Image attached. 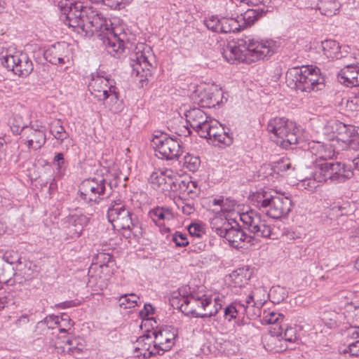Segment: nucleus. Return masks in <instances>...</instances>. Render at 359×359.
I'll return each instance as SVG.
<instances>
[{
	"mask_svg": "<svg viewBox=\"0 0 359 359\" xmlns=\"http://www.w3.org/2000/svg\"><path fill=\"white\" fill-rule=\"evenodd\" d=\"M55 2L65 15L66 24L77 28L78 32L84 33L86 36L97 34L108 53L114 57H119L126 50L132 48V43L126 40V34L120 32L119 27H113L111 20L93 7L84 6L81 1L74 0Z\"/></svg>",
	"mask_w": 359,
	"mask_h": 359,
	"instance_id": "1",
	"label": "nucleus"
},
{
	"mask_svg": "<svg viewBox=\"0 0 359 359\" xmlns=\"http://www.w3.org/2000/svg\"><path fill=\"white\" fill-rule=\"evenodd\" d=\"M278 48L277 42L272 39L263 40L245 36L228 44L223 57L231 64L236 61L250 63L271 57Z\"/></svg>",
	"mask_w": 359,
	"mask_h": 359,
	"instance_id": "2",
	"label": "nucleus"
},
{
	"mask_svg": "<svg viewBox=\"0 0 359 359\" xmlns=\"http://www.w3.org/2000/svg\"><path fill=\"white\" fill-rule=\"evenodd\" d=\"M288 86L302 92L318 91L325 87L324 78L320 69L313 66L294 67L286 72Z\"/></svg>",
	"mask_w": 359,
	"mask_h": 359,
	"instance_id": "3",
	"label": "nucleus"
},
{
	"mask_svg": "<svg viewBox=\"0 0 359 359\" xmlns=\"http://www.w3.org/2000/svg\"><path fill=\"white\" fill-rule=\"evenodd\" d=\"M257 206L265 211L266 214L275 219L287 216L292 208V200L283 195H271L266 192L257 193Z\"/></svg>",
	"mask_w": 359,
	"mask_h": 359,
	"instance_id": "4",
	"label": "nucleus"
},
{
	"mask_svg": "<svg viewBox=\"0 0 359 359\" xmlns=\"http://www.w3.org/2000/svg\"><path fill=\"white\" fill-rule=\"evenodd\" d=\"M107 219L114 226H118L129 231L135 237L142 235V229L137 220L133 219L128 208H126L121 200L113 201L107 210Z\"/></svg>",
	"mask_w": 359,
	"mask_h": 359,
	"instance_id": "5",
	"label": "nucleus"
},
{
	"mask_svg": "<svg viewBox=\"0 0 359 359\" xmlns=\"http://www.w3.org/2000/svg\"><path fill=\"white\" fill-rule=\"evenodd\" d=\"M267 130L275 135L276 144L284 149L298 142V129L295 123L285 117L271 118L268 122Z\"/></svg>",
	"mask_w": 359,
	"mask_h": 359,
	"instance_id": "6",
	"label": "nucleus"
},
{
	"mask_svg": "<svg viewBox=\"0 0 359 359\" xmlns=\"http://www.w3.org/2000/svg\"><path fill=\"white\" fill-rule=\"evenodd\" d=\"M151 145L157 153L156 156L163 159H178L183 153L180 140L161 131L153 135Z\"/></svg>",
	"mask_w": 359,
	"mask_h": 359,
	"instance_id": "7",
	"label": "nucleus"
},
{
	"mask_svg": "<svg viewBox=\"0 0 359 359\" xmlns=\"http://www.w3.org/2000/svg\"><path fill=\"white\" fill-rule=\"evenodd\" d=\"M1 64L19 76L26 77L33 71V64L26 53L6 50L0 53Z\"/></svg>",
	"mask_w": 359,
	"mask_h": 359,
	"instance_id": "8",
	"label": "nucleus"
},
{
	"mask_svg": "<svg viewBox=\"0 0 359 359\" xmlns=\"http://www.w3.org/2000/svg\"><path fill=\"white\" fill-rule=\"evenodd\" d=\"M212 299L210 297L203 295L202 297H196L194 294L182 295L180 297H173L172 305H177L180 310L189 316H191L194 318H201L203 313H198V309H203L207 311L208 307L212 304Z\"/></svg>",
	"mask_w": 359,
	"mask_h": 359,
	"instance_id": "9",
	"label": "nucleus"
},
{
	"mask_svg": "<svg viewBox=\"0 0 359 359\" xmlns=\"http://www.w3.org/2000/svg\"><path fill=\"white\" fill-rule=\"evenodd\" d=\"M153 58L149 47L144 43L137 44L130 56L133 74L142 77L150 75L151 69L153 67Z\"/></svg>",
	"mask_w": 359,
	"mask_h": 359,
	"instance_id": "10",
	"label": "nucleus"
},
{
	"mask_svg": "<svg viewBox=\"0 0 359 359\" xmlns=\"http://www.w3.org/2000/svg\"><path fill=\"white\" fill-rule=\"evenodd\" d=\"M240 219L243 223L244 228L255 236L266 238L271 237V226L255 210H250L241 213L240 215Z\"/></svg>",
	"mask_w": 359,
	"mask_h": 359,
	"instance_id": "11",
	"label": "nucleus"
},
{
	"mask_svg": "<svg viewBox=\"0 0 359 359\" xmlns=\"http://www.w3.org/2000/svg\"><path fill=\"white\" fill-rule=\"evenodd\" d=\"M317 168L322 177L325 178V182L327 180L344 182L346 180L351 179L353 175V172L350 168L338 161H326L318 164Z\"/></svg>",
	"mask_w": 359,
	"mask_h": 359,
	"instance_id": "12",
	"label": "nucleus"
},
{
	"mask_svg": "<svg viewBox=\"0 0 359 359\" xmlns=\"http://www.w3.org/2000/svg\"><path fill=\"white\" fill-rule=\"evenodd\" d=\"M88 88L90 93L100 101L109 99L111 102H116L118 99V92L113 81L103 76L93 77Z\"/></svg>",
	"mask_w": 359,
	"mask_h": 359,
	"instance_id": "13",
	"label": "nucleus"
},
{
	"mask_svg": "<svg viewBox=\"0 0 359 359\" xmlns=\"http://www.w3.org/2000/svg\"><path fill=\"white\" fill-rule=\"evenodd\" d=\"M106 184V180L102 177L85 180L80 187V196L87 203L98 204L101 196L105 194Z\"/></svg>",
	"mask_w": 359,
	"mask_h": 359,
	"instance_id": "14",
	"label": "nucleus"
},
{
	"mask_svg": "<svg viewBox=\"0 0 359 359\" xmlns=\"http://www.w3.org/2000/svg\"><path fill=\"white\" fill-rule=\"evenodd\" d=\"M46 128L45 126L34 123L25 126L20 130L22 142L29 149H41L46 142Z\"/></svg>",
	"mask_w": 359,
	"mask_h": 359,
	"instance_id": "15",
	"label": "nucleus"
},
{
	"mask_svg": "<svg viewBox=\"0 0 359 359\" xmlns=\"http://www.w3.org/2000/svg\"><path fill=\"white\" fill-rule=\"evenodd\" d=\"M283 319L284 316L283 314L273 311L265 313L263 317V321L265 323L272 325V327L270 329V332L271 334L267 338L266 344V346L271 351L274 350L276 352L280 351V349L276 346H271L269 343L275 344L277 340H279L278 337L282 336L283 330Z\"/></svg>",
	"mask_w": 359,
	"mask_h": 359,
	"instance_id": "16",
	"label": "nucleus"
},
{
	"mask_svg": "<svg viewBox=\"0 0 359 359\" xmlns=\"http://www.w3.org/2000/svg\"><path fill=\"white\" fill-rule=\"evenodd\" d=\"M151 333L161 355L172 348L177 336V330L168 326L162 327L157 331H153Z\"/></svg>",
	"mask_w": 359,
	"mask_h": 359,
	"instance_id": "17",
	"label": "nucleus"
},
{
	"mask_svg": "<svg viewBox=\"0 0 359 359\" xmlns=\"http://www.w3.org/2000/svg\"><path fill=\"white\" fill-rule=\"evenodd\" d=\"M154 188L162 191H175L177 189V181L173 179L171 170H158L152 172L149 179Z\"/></svg>",
	"mask_w": 359,
	"mask_h": 359,
	"instance_id": "18",
	"label": "nucleus"
},
{
	"mask_svg": "<svg viewBox=\"0 0 359 359\" xmlns=\"http://www.w3.org/2000/svg\"><path fill=\"white\" fill-rule=\"evenodd\" d=\"M222 238H225L229 244L235 248H242L241 243H250L252 239V236L247 235L234 219H231L230 225Z\"/></svg>",
	"mask_w": 359,
	"mask_h": 359,
	"instance_id": "19",
	"label": "nucleus"
},
{
	"mask_svg": "<svg viewBox=\"0 0 359 359\" xmlns=\"http://www.w3.org/2000/svg\"><path fill=\"white\" fill-rule=\"evenodd\" d=\"M135 353L137 356L142 355L144 358H149L154 355H161L157 345L154 343L152 333H147L140 336L136 341Z\"/></svg>",
	"mask_w": 359,
	"mask_h": 359,
	"instance_id": "20",
	"label": "nucleus"
},
{
	"mask_svg": "<svg viewBox=\"0 0 359 359\" xmlns=\"http://www.w3.org/2000/svg\"><path fill=\"white\" fill-rule=\"evenodd\" d=\"M45 59L54 65H63L69 61V48L65 42L51 46L44 53Z\"/></svg>",
	"mask_w": 359,
	"mask_h": 359,
	"instance_id": "21",
	"label": "nucleus"
},
{
	"mask_svg": "<svg viewBox=\"0 0 359 359\" xmlns=\"http://www.w3.org/2000/svg\"><path fill=\"white\" fill-rule=\"evenodd\" d=\"M185 116L187 122L191 128L196 130L199 135L200 133H202L204 130L205 124L208 123L210 118L199 108H193L188 110Z\"/></svg>",
	"mask_w": 359,
	"mask_h": 359,
	"instance_id": "22",
	"label": "nucleus"
},
{
	"mask_svg": "<svg viewBox=\"0 0 359 359\" xmlns=\"http://www.w3.org/2000/svg\"><path fill=\"white\" fill-rule=\"evenodd\" d=\"M310 153L316 156L315 161H325V162L331 160L335 155L334 150L330 144H324L320 142H312L309 144Z\"/></svg>",
	"mask_w": 359,
	"mask_h": 359,
	"instance_id": "23",
	"label": "nucleus"
},
{
	"mask_svg": "<svg viewBox=\"0 0 359 359\" xmlns=\"http://www.w3.org/2000/svg\"><path fill=\"white\" fill-rule=\"evenodd\" d=\"M88 218L83 215H72L67 219L68 231L70 236L79 238L81 234L83 227L88 224Z\"/></svg>",
	"mask_w": 359,
	"mask_h": 359,
	"instance_id": "24",
	"label": "nucleus"
},
{
	"mask_svg": "<svg viewBox=\"0 0 359 359\" xmlns=\"http://www.w3.org/2000/svg\"><path fill=\"white\" fill-rule=\"evenodd\" d=\"M358 68L359 65H349L344 67L338 74L339 81L348 87H352L358 75Z\"/></svg>",
	"mask_w": 359,
	"mask_h": 359,
	"instance_id": "25",
	"label": "nucleus"
},
{
	"mask_svg": "<svg viewBox=\"0 0 359 359\" xmlns=\"http://www.w3.org/2000/svg\"><path fill=\"white\" fill-rule=\"evenodd\" d=\"M321 48L323 54L330 59H340L344 55L341 51V46L339 43L334 40L327 39L321 42Z\"/></svg>",
	"mask_w": 359,
	"mask_h": 359,
	"instance_id": "26",
	"label": "nucleus"
},
{
	"mask_svg": "<svg viewBox=\"0 0 359 359\" xmlns=\"http://www.w3.org/2000/svg\"><path fill=\"white\" fill-rule=\"evenodd\" d=\"M231 219H227L223 215L217 214L210 221V228L212 231L222 238L230 225Z\"/></svg>",
	"mask_w": 359,
	"mask_h": 359,
	"instance_id": "27",
	"label": "nucleus"
},
{
	"mask_svg": "<svg viewBox=\"0 0 359 359\" xmlns=\"http://www.w3.org/2000/svg\"><path fill=\"white\" fill-rule=\"evenodd\" d=\"M267 11L268 9L265 10L264 8L247 10L241 16L238 17L239 22L243 21V24L241 25L242 29L252 25L262 16V13Z\"/></svg>",
	"mask_w": 359,
	"mask_h": 359,
	"instance_id": "28",
	"label": "nucleus"
},
{
	"mask_svg": "<svg viewBox=\"0 0 359 359\" xmlns=\"http://www.w3.org/2000/svg\"><path fill=\"white\" fill-rule=\"evenodd\" d=\"M224 127L217 120L210 118L209 123L205 124L204 130L200 133V137L208 139L212 142L222 133Z\"/></svg>",
	"mask_w": 359,
	"mask_h": 359,
	"instance_id": "29",
	"label": "nucleus"
},
{
	"mask_svg": "<svg viewBox=\"0 0 359 359\" xmlns=\"http://www.w3.org/2000/svg\"><path fill=\"white\" fill-rule=\"evenodd\" d=\"M229 278L231 286L242 287L248 284L250 280L249 270L245 268H239L229 275Z\"/></svg>",
	"mask_w": 359,
	"mask_h": 359,
	"instance_id": "30",
	"label": "nucleus"
},
{
	"mask_svg": "<svg viewBox=\"0 0 359 359\" xmlns=\"http://www.w3.org/2000/svg\"><path fill=\"white\" fill-rule=\"evenodd\" d=\"M192 98L201 107H212V88L196 90L192 95Z\"/></svg>",
	"mask_w": 359,
	"mask_h": 359,
	"instance_id": "31",
	"label": "nucleus"
},
{
	"mask_svg": "<svg viewBox=\"0 0 359 359\" xmlns=\"http://www.w3.org/2000/svg\"><path fill=\"white\" fill-rule=\"evenodd\" d=\"M239 314H245V309L241 300H235L224 309V318L228 321L235 319Z\"/></svg>",
	"mask_w": 359,
	"mask_h": 359,
	"instance_id": "32",
	"label": "nucleus"
},
{
	"mask_svg": "<svg viewBox=\"0 0 359 359\" xmlns=\"http://www.w3.org/2000/svg\"><path fill=\"white\" fill-rule=\"evenodd\" d=\"M336 127V137L339 141L346 144L348 141V138L351 135L352 133L355 131V126L352 125H346L341 122L335 123Z\"/></svg>",
	"mask_w": 359,
	"mask_h": 359,
	"instance_id": "33",
	"label": "nucleus"
},
{
	"mask_svg": "<svg viewBox=\"0 0 359 359\" xmlns=\"http://www.w3.org/2000/svg\"><path fill=\"white\" fill-rule=\"evenodd\" d=\"M323 182H325V178L322 177L319 170L317 168L312 177H308L302 180L300 186L309 191H313Z\"/></svg>",
	"mask_w": 359,
	"mask_h": 359,
	"instance_id": "34",
	"label": "nucleus"
},
{
	"mask_svg": "<svg viewBox=\"0 0 359 359\" xmlns=\"http://www.w3.org/2000/svg\"><path fill=\"white\" fill-rule=\"evenodd\" d=\"M318 8L323 15L332 16L337 13L340 8V4L336 0H320Z\"/></svg>",
	"mask_w": 359,
	"mask_h": 359,
	"instance_id": "35",
	"label": "nucleus"
},
{
	"mask_svg": "<svg viewBox=\"0 0 359 359\" xmlns=\"http://www.w3.org/2000/svg\"><path fill=\"white\" fill-rule=\"evenodd\" d=\"M50 133L60 144L69 136L60 120H55L50 123Z\"/></svg>",
	"mask_w": 359,
	"mask_h": 359,
	"instance_id": "36",
	"label": "nucleus"
},
{
	"mask_svg": "<svg viewBox=\"0 0 359 359\" xmlns=\"http://www.w3.org/2000/svg\"><path fill=\"white\" fill-rule=\"evenodd\" d=\"M149 215L155 222L158 220H170L172 218V214L170 210L160 207L150 210Z\"/></svg>",
	"mask_w": 359,
	"mask_h": 359,
	"instance_id": "37",
	"label": "nucleus"
},
{
	"mask_svg": "<svg viewBox=\"0 0 359 359\" xmlns=\"http://www.w3.org/2000/svg\"><path fill=\"white\" fill-rule=\"evenodd\" d=\"M241 29H243L242 25L240 24L238 19H222L220 33L227 34L231 32H236L240 31Z\"/></svg>",
	"mask_w": 359,
	"mask_h": 359,
	"instance_id": "38",
	"label": "nucleus"
},
{
	"mask_svg": "<svg viewBox=\"0 0 359 359\" xmlns=\"http://www.w3.org/2000/svg\"><path fill=\"white\" fill-rule=\"evenodd\" d=\"M183 160L184 166L191 172L196 171L201 165V160L199 157L190 154H187Z\"/></svg>",
	"mask_w": 359,
	"mask_h": 359,
	"instance_id": "39",
	"label": "nucleus"
},
{
	"mask_svg": "<svg viewBox=\"0 0 359 359\" xmlns=\"http://www.w3.org/2000/svg\"><path fill=\"white\" fill-rule=\"evenodd\" d=\"M345 109L348 111H359V92L347 97Z\"/></svg>",
	"mask_w": 359,
	"mask_h": 359,
	"instance_id": "40",
	"label": "nucleus"
},
{
	"mask_svg": "<svg viewBox=\"0 0 359 359\" xmlns=\"http://www.w3.org/2000/svg\"><path fill=\"white\" fill-rule=\"evenodd\" d=\"M269 297L273 299V302L274 303H280L283 301L285 298L287 297L286 292L283 287H273L269 292Z\"/></svg>",
	"mask_w": 359,
	"mask_h": 359,
	"instance_id": "41",
	"label": "nucleus"
},
{
	"mask_svg": "<svg viewBox=\"0 0 359 359\" xmlns=\"http://www.w3.org/2000/svg\"><path fill=\"white\" fill-rule=\"evenodd\" d=\"M233 142V138L229 133V131H226L224 128L219 135H217V138H215L212 142L215 145H218L219 144H223L224 145L229 146Z\"/></svg>",
	"mask_w": 359,
	"mask_h": 359,
	"instance_id": "42",
	"label": "nucleus"
},
{
	"mask_svg": "<svg viewBox=\"0 0 359 359\" xmlns=\"http://www.w3.org/2000/svg\"><path fill=\"white\" fill-rule=\"evenodd\" d=\"M279 337L283 338L286 341L294 342L297 339L296 329L283 325V334L278 337V339H280ZM279 341L277 340L276 341Z\"/></svg>",
	"mask_w": 359,
	"mask_h": 359,
	"instance_id": "43",
	"label": "nucleus"
},
{
	"mask_svg": "<svg viewBox=\"0 0 359 359\" xmlns=\"http://www.w3.org/2000/svg\"><path fill=\"white\" fill-rule=\"evenodd\" d=\"M346 145L349 150H359V128L355 127V131L352 133Z\"/></svg>",
	"mask_w": 359,
	"mask_h": 359,
	"instance_id": "44",
	"label": "nucleus"
},
{
	"mask_svg": "<svg viewBox=\"0 0 359 359\" xmlns=\"http://www.w3.org/2000/svg\"><path fill=\"white\" fill-rule=\"evenodd\" d=\"M222 19L219 20L217 16H211L205 20V25L207 28L215 32H220Z\"/></svg>",
	"mask_w": 359,
	"mask_h": 359,
	"instance_id": "45",
	"label": "nucleus"
},
{
	"mask_svg": "<svg viewBox=\"0 0 359 359\" xmlns=\"http://www.w3.org/2000/svg\"><path fill=\"white\" fill-rule=\"evenodd\" d=\"M176 203L178 209L181 210L186 215H190L195 211L194 203L187 202L182 198H180Z\"/></svg>",
	"mask_w": 359,
	"mask_h": 359,
	"instance_id": "46",
	"label": "nucleus"
},
{
	"mask_svg": "<svg viewBox=\"0 0 359 359\" xmlns=\"http://www.w3.org/2000/svg\"><path fill=\"white\" fill-rule=\"evenodd\" d=\"M139 299L135 294H126L121 297L119 301L121 302V305H124L125 308L129 307H135L137 305V301Z\"/></svg>",
	"mask_w": 359,
	"mask_h": 359,
	"instance_id": "47",
	"label": "nucleus"
},
{
	"mask_svg": "<svg viewBox=\"0 0 359 359\" xmlns=\"http://www.w3.org/2000/svg\"><path fill=\"white\" fill-rule=\"evenodd\" d=\"M59 323L57 330L60 332H67L72 327V320L66 314L59 316Z\"/></svg>",
	"mask_w": 359,
	"mask_h": 359,
	"instance_id": "48",
	"label": "nucleus"
},
{
	"mask_svg": "<svg viewBox=\"0 0 359 359\" xmlns=\"http://www.w3.org/2000/svg\"><path fill=\"white\" fill-rule=\"evenodd\" d=\"M179 187L181 189H185L184 191H187V194H195V189L197 188V182L191 180L186 182L185 180L177 181V188Z\"/></svg>",
	"mask_w": 359,
	"mask_h": 359,
	"instance_id": "49",
	"label": "nucleus"
},
{
	"mask_svg": "<svg viewBox=\"0 0 359 359\" xmlns=\"http://www.w3.org/2000/svg\"><path fill=\"white\" fill-rule=\"evenodd\" d=\"M39 325H46L48 329H57L59 323V316L50 315L46 317L43 320L38 323Z\"/></svg>",
	"mask_w": 359,
	"mask_h": 359,
	"instance_id": "50",
	"label": "nucleus"
},
{
	"mask_svg": "<svg viewBox=\"0 0 359 359\" xmlns=\"http://www.w3.org/2000/svg\"><path fill=\"white\" fill-rule=\"evenodd\" d=\"M290 163L289 162L288 159H280V161H277L275 165L271 166L270 165H268V167H271V170H273L275 172L279 173L280 172H285L287 171L290 168Z\"/></svg>",
	"mask_w": 359,
	"mask_h": 359,
	"instance_id": "51",
	"label": "nucleus"
},
{
	"mask_svg": "<svg viewBox=\"0 0 359 359\" xmlns=\"http://www.w3.org/2000/svg\"><path fill=\"white\" fill-rule=\"evenodd\" d=\"M172 241L177 247H184L189 244V241L185 234L182 233H175L172 236Z\"/></svg>",
	"mask_w": 359,
	"mask_h": 359,
	"instance_id": "52",
	"label": "nucleus"
},
{
	"mask_svg": "<svg viewBox=\"0 0 359 359\" xmlns=\"http://www.w3.org/2000/svg\"><path fill=\"white\" fill-rule=\"evenodd\" d=\"M347 206V203H344L342 205H340L339 203L334 204L331 208L332 215L335 217L346 215L348 213V212L346 211Z\"/></svg>",
	"mask_w": 359,
	"mask_h": 359,
	"instance_id": "53",
	"label": "nucleus"
},
{
	"mask_svg": "<svg viewBox=\"0 0 359 359\" xmlns=\"http://www.w3.org/2000/svg\"><path fill=\"white\" fill-rule=\"evenodd\" d=\"M349 95L344 92H337L334 95V104L340 107L342 109H345L346 100Z\"/></svg>",
	"mask_w": 359,
	"mask_h": 359,
	"instance_id": "54",
	"label": "nucleus"
},
{
	"mask_svg": "<svg viewBox=\"0 0 359 359\" xmlns=\"http://www.w3.org/2000/svg\"><path fill=\"white\" fill-rule=\"evenodd\" d=\"M220 301L219 297L215 299V305L214 308L212 309H210V311H207L206 312L203 313V314L201 316V318H210L212 316H215L219 311L222 309V304L218 303V302Z\"/></svg>",
	"mask_w": 359,
	"mask_h": 359,
	"instance_id": "55",
	"label": "nucleus"
},
{
	"mask_svg": "<svg viewBox=\"0 0 359 359\" xmlns=\"http://www.w3.org/2000/svg\"><path fill=\"white\" fill-rule=\"evenodd\" d=\"M189 233L192 236L200 238L204 233L202 226L198 224H191L188 229Z\"/></svg>",
	"mask_w": 359,
	"mask_h": 359,
	"instance_id": "56",
	"label": "nucleus"
},
{
	"mask_svg": "<svg viewBox=\"0 0 359 359\" xmlns=\"http://www.w3.org/2000/svg\"><path fill=\"white\" fill-rule=\"evenodd\" d=\"M223 93L222 89L216 87L212 88V107L222 102Z\"/></svg>",
	"mask_w": 359,
	"mask_h": 359,
	"instance_id": "57",
	"label": "nucleus"
},
{
	"mask_svg": "<svg viewBox=\"0 0 359 359\" xmlns=\"http://www.w3.org/2000/svg\"><path fill=\"white\" fill-rule=\"evenodd\" d=\"M132 0H105V5L111 9H120L121 5L128 4Z\"/></svg>",
	"mask_w": 359,
	"mask_h": 359,
	"instance_id": "58",
	"label": "nucleus"
},
{
	"mask_svg": "<svg viewBox=\"0 0 359 359\" xmlns=\"http://www.w3.org/2000/svg\"><path fill=\"white\" fill-rule=\"evenodd\" d=\"M65 158L64 155L62 153H57L54 157L53 163L56 165L57 170L60 172L64 168L65 166Z\"/></svg>",
	"mask_w": 359,
	"mask_h": 359,
	"instance_id": "59",
	"label": "nucleus"
},
{
	"mask_svg": "<svg viewBox=\"0 0 359 359\" xmlns=\"http://www.w3.org/2000/svg\"><path fill=\"white\" fill-rule=\"evenodd\" d=\"M154 309L149 304H146L144 309L140 311V316L142 318L148 317L150 314L153 313Z\"/></svg>",
	"mask_w": 359,
	"mask_h": 359,
	"instance_id": "60",
	"label": "nucleus"
},
{
	"mask_svg": "<svg viewBox=\"0 0 359 359\" xmlns=\"http://www.w3.org/2000/svg\"><path fill=\"white\" fill-rule=\"evenodd\" d=\"M348 352L353 356L359 355V340H357L355 342L348 346Z\"/></svg>",
	"mask_w": 359,
	"mask_h": 359,
	"instance_id": "61",
	"label": "nucleus"
},
{
	"mask_svg": "<svg viewBox=\"0 0 359 359\" xmlns=\"http://www.w3.org/2000/svg\"><path fill=\"white\" fill-rule=\"evenodd\" d=\"M271 3V0H248V4H251L254 6H259V5L268 8Z\"/></svg>",
	"mask_w": 359,
	"mask_h": 359,
	"instance_id": "62",
	"label": "nucleus"
},
{
	"mask_svg": "<svg viewBox=\"0 0 359 359\" xmlns=\"http://www.w3.org/2000/svg\"><path fill=\"white\" fill-rule=\"evenodd\" d=\"M241 302L245 309V313H248V310L250 306L253 307L255 305L254 297L251 294L248 296L245 301H241Z\"/></svg>",
	"mask_w": 359,
	"mask_h": 359,
	"instance_id": "63",
	"label": "nucleus"
},
{
	"mask_svg": "<svg viewBox=\"0 0 359 359\" xmlns=\"http://www.w3.org/2000/svg\"><path fill=\"white\" fill-rule=\"evenodd\" d=\"M336 316V313H332V312H330V311H325L322 316V319L323 320H324L325 323L327 320H330L331 322L329 323V324L330 325H333V324H335L336 323V321L333 319V317H335Z\"/></svg>",
	"mask_w": 359,
	"mask_h": 359,
	"instance_id": "64",
	"label": "nucleus"
}]
</instances>
